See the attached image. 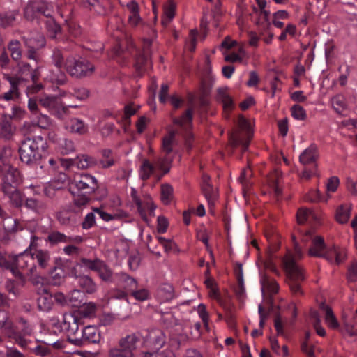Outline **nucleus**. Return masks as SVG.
Listing matches in <instances>:
<instances>
[{
  "label": "nucleus",
  "instance_id": "0e129e2a",
  "mask_svg": "<svg viewBox=\"0 0 357 357\" xmlns=\"http://www.w3.org/2000/svg\"><path fill=\"white\" fill-rule=\"evenodd\" d=\"M347 279L349 282L357 281V262H354L349 268L347 273Z\"/></svg>",
  "mask_w": 357,
  "mask_h": 357
},
{
  "label": "nucleus",
  "instance_id": "bf43d9fd",
  "mask_svg": "<svg viewBox=\"0 0 357 357\" xmlns=\"http://www.w3.org/2000/svg\"><path fill=\"white\" fill-rule=\"evenodd\" d=\"M131 295L139 301H144L149 298V292L145 289H142L139 290L133 289L130 291Z\"/></svg>",
  "mask_w": 357,
  "mask_h": 357
},
{
  "label": "nucleus",
  "instance_id": "f257e3e1",
  "mask_svg": "<svg viewBox=\"0 0 357 357\" xmlns=\"http://www.w3.org/2000/svg\"><path fill=\"white\" fill-rule=\"evenodd\" d=\"M31 243L29 247L23 252L13 257L16 267L26 269L33 273L35 271L44 270L49 267L51 261L50 254L47 250L41 249H32V245L38 238L35 236L31 237Z\"/></svg>",
  "mask_w": 357,
  "mask_h": 357
},
{
  "label": "nucleus",
  "instance_id": "1a4fd4ad",
  "mask_svg": "<svg viewBox=\"0 0 357 357\" xmlns=\"http://www.w3.org/2000/svg\"><path fill=\"white\" fill-rule=\"evenodd\" d=\"M22 39L27 49V58L36 61L38 59L37 50L45 45V39L43 35L39 32H31L23 36Z\"/></svg>",
  "mask_w": 357,
  "mask_h": 357
},
{
  "label": "nucleus",
  "instance_id": "4c0bfd02",
  "mask_svg": "<svg viewBox=\"0 0 357 357\" xmlns=\"http://www.w3.org/2000/svg\"><path fill=\"white\" fill-rule=\"evenodd\" d=\"M158 295L163 301H169L174 298V288L169 284H164L160 287Z\"/></svg>",
  "mask_w": 357,
  "mask_h": 357
},
{
  "label": "nucleus",
  "instance_id": "680f3d73",
  "mask_svg": "<svg viewBox=\"0 0 357 357\" xmlns=\"http://www.w3.org/2000/svg\"><path fill=\"white\" fill-rule=\"evenodd\" d=\"M72 96L79 100H84L89 96V91L85 88H77Z\"/></svg>",
  "mask_w": 357,
  "mask_h": 357
},
{
  "label": "nucleus",
  "instance_id": "58836bf2",
  "mask_svg": "<svg viewBox=\"0 0 357 357\" xmlns=\"http://www.w3.org/2000/svg\"><path fill=\"white\" fill-rule=\"evenodd\" d=\"M70 236L59 231H52L47 236V241L52 245L59 243H70Z\"/></svg>",
  "mask_w": 357,
  "mask_h": 357
},
{
  "label": "nucleus",
  "instance_id": "5fc2aeb1",
  "mask_svg": "<svg viewBox=\"0 0 357 357\" xmlns=\"http://www.w3.org/2000/svg\"><path fill=\"white\" fill-rule=\"evenodd\" d=\"M167 162V160L165 158H158L155 162V164H153L155 166V169L158 168L159 169L163 172V173L161 175H155V176L157 177V180H160L164 174L169 172V167H166Z\"/></svg>",
  "mask_w": 357,
  "mask_h": 357
},
{
  "label": "nucleus",
  "instance_id": "c756f323",
  "mask_svg": "<svg viewBox=\"0 0 357 357\" xmlns=\"http://www.w3.org/2000/svg\"><path fill=\"white\" fill-rule=\"evenodd\" d=\"M320 308L325 312V321L328 327L333 329L339 328V323L332 309L324 303L320 305Z\"/></svg>",
  "mask_w": 357,
  "mask_h": 357
},
{
  "label": "nucleus",
  "instance_id": "ddd939ff",
  "mask_svg": "<svg viewBox=\"0 0 357 357\" xmlns=\"http://www.w3.org/2000/svg\"><path fill=\"white\" fill-rule=\"evenodd\" d=\"M61 328L62 331L67 333L68 341L74 344V342L72 340L78 339L79 337L78 334V319L71 314H65Z\"/></svg>",
  "mask_w": 357,
  "mask_h": 357
},
{
  "label": "nucleus",
  "instance_id": "8fccbe9b",
  "mask_svg": "<svg viewBox=\"0 0 357 357\" xmlns=\"http://www.w3.org/2000/svg\"><path fill=\"white\" fill-rule=\"evenodd\" d=\"M40 271L36 269L33 273L29 271H27L26 276L29 278V280L34 285H43L44 282V278L40 275Z\"/></svg>",
  "mask_w": 357,
  "mask_h": 357
},
{
  "label": "nucleus",
  "instance_id": "09e8293b",
  "mask_svg": "<svg viewBox=\"0 0 357 357\" xmlns=\"http://www.w3.org/2000/svg\"><path fill=\"white\" fill-rule=\"evenodd\" d=\"M261 284L262 291H264V289H267L269 291L273 294L278 292V291L279 287L276 282L274 280L270 281L266 277H263L261 279Z\"/></svg>",
  "mask_w": 357,
  "mask_h": 357
},
{
  "label": "nucleus",
  "instance_id": "69168bd1",
  "mask_svg": "<svg viewBox=\"0 0 357 357\" xmlns=\"http://www.w3.org/2000/svg\"><path fill=\"white\" fill-rule=\"evenodd\" d=\"M168 227L167 219L164 216H158V232L160 234H164L166 232Z\"/></svg>",
  "mask_w": 357,
  "mask_h": 357
},
{
  "label": "nucleus",
  "instance_id": "79ce46f5",
  "mask_svg": "<svg viewBox=\"0 0 357 357\" xmlns=\"http://www.w3.org/2000/svg\"><path fill=\"white\" fill-rule=\"evenodd\" d=\"M202 189L206 199L208 200V204L211 206H213L217 195L211 183L202 185Z\"/></svg>",
  "mask_w": 357,
  "mask_h": 357
},
{
  "label": "nucleus",
  "instance_id": "e2e57ef3",
  "mask_svg": "<svg viewBox=\"0 0 357 357\" xmlns=\"http://www.w3.org/2000/svg\"><path fill=\"white\" fill-rule=\"evenodd\" d=\"M95 215L93 213H89L84 218V221L82 223V228L84 229H89L95 225Z\"/></svg>",
  "mask_w": 357,
  "mask_h": 357
},
{
  "label": "nucleus",
  "instance_id": "f8f14e48",
  "mask_svg": "<svg viewBox=\"0 0 357 357\" xmlns=\"http://www.w3.org/2000/svg\"><path fill=\"white\" fill-rule=\"evenodd\" d=\"M72 184L82 194H90L97 188L96 178L88 174L77 176Z\"/></svg>",
  "mask_w": 357,
  "mask_h": 357
},
{
  "label": "nucleus",
  "instance_id": "4be33fe9",
  "mask_svg": "<svg viewBox=\"0 0 357 357\" xmlns=\"http://www.w3.org/2000/svg\"><path fill=\"white\" fill-rule=\"evenodd\" d=\"M14 255H10V260L8 261L2 255V253L0 252V266L6 269H9L15 278H18L22 282V283L24 284L26 280V277L19 271L18 268H17L16 265L14 264L13 259Z\"/></svg>",
  "mask_w": 357,
  "mask_h": 357
},
{
  "label": "nucleus",
  "instance_id": "bb28decb",
  "mask_svg": "<svg viewBox=\"0 0 357 357\" xmlns=\"http://www.w3.org/2000/svg\"><path fill=\"white\" fill-rule=\"evenodd\" d=\"M146 338L148 344L155 350L160 349L165 343L164 335L160 331L151 332Z\"/></svg>",
  "mask_w": 357,
  "mask_h": 357
},
{
  "label": "nucleus",
  "instance_id": "de8ad7c7",
  "mask_svg": "<svg viewBox=\"0 0 357 357\" xmlns=\"http://www.w3.org/2000/svg\"><path fill=\"white\" fill-rule=\"evenodd\" d=\"M176 132L172 131L168 136L163 139L162 149L168 154L172 152L175 141Z\"/></svg>",
  "mask_w": 357,
  "mask_h": 357
},
{
  "label": "nucleus",
  "instance_id": "393cba45",
  "mask_svg": "<svg viewBox=\"0 0 357 357\" xmlns=\"http://www.w3.org/2000/svg\"><path fill=\"white\" fill-rule=\"evenodd\" d=\"M326 249L324 238L316 236L312 239V245L309 249L308 254L312 257H321Z\"/></svg>",
  "mask_w": 357,
  "mask_h": 357
},
{
  "label": "nucleus",
  "instance_id": "774afa93",
  "mask_svg": "<svg viewBox=\"0 0 357 357\" xmlns=\"http://www.w3.org/2000/svg\"><path fill=\"white\" fill-rule=\"evenodd\" d=\"M5 356L6 357H26L15 347H6Z\"/></svg>",
  "mask_w": 357,
  "mask_h": 357
},
{
  "label": "nucleus",
  "instance_id": "b1692460",
  "mask_svg": "<svg viewBox=\"0 0 357 357\" xmlns=\"http://www.w3.org/2000/svg\"><path fill=\"white\" fill-rule=\"evenodd\" d=\"M24 206L36 213H43L47 209V204L41 200L33 197L25 199Z\"/></svg>",
  "mask_w": 357,
  "mask_h": 357
},
{
  "label": "nucleus",
  "instance_id": "72a5a7b5",
  "mask_svg": "<svg viewBox=\"0 0 357 357\" xmlns=\"http://www.w3.org/2000/svg\"><path fill=\"white\" fill-rule=\"evenodd\" d=\"M42 291L43 293L38 298V305L41 310L48 311L52 305V298L46 289H43Z\"/></svg>",
  "mask_w": 357,
  "mask_h": 357
},
{
  "label": "nucleus",
  "instance_id": "603ef678",
  "mask_svg": "<svg viewBox=\"0 0 357 357\" xmlns=\"http://www.w3.org/2000/svg\"><path fill=\"white\" fill-rule=\"evenodd\" d=\"M52 58V61H53L54 64L58 68L60 69L63 66H64L65 63L63 62V56L62 52L60 49L54 48L53 50Z\"/></svg>",
  "mask_w": 357,
  "mask_h": 357
},
{
  "label": "nucleus",
  "instance_id": "7ed1b4c3",
  "mask_svg": "<svg viewBox=\"0 0 357 357\" xmlns=\"http://www.w3.org/2000/svg\"><path fill=\"white\" fill-rule=\"evenodd\" d=\"M47 142L41 136H24L19 147L20 158L26 165L36 164L41 160Z\"/></svg>",
  "mask_w": 357,
  "mask_h": 357
},
{
  "label": "nucleus",
  "instance_id": "20e7f679",
  "mask_svg": "<svg viewBox=\"0 0 357 357\" xmlns=\"http://www.w3.org/2000/svg\"><path fill=\"white\" fill-rule=\"evenodd\" d=\"M282 266L286 273L287 284L291 292L296 296L303 295L301 282L304 281L305 275L292 253L288 252L283 257Z\"/></svg>",
  "mask_w": 357,
  "mask_h": 357
},
{
  "label": "nucleus",
  "instance_id": "412c9836",
  "mask_svg": "<svg viewBox=\"0 0 357 357\" xmlns=\"http://www.w3.org/2000/svg\"><path fill=\"white\" fill-rule=\"evenodd\" d=\"M319 158V152L317 146L311 144L308 148L305 149L299 156V161L303 165L309 164H316V161Z\"/></svg>",
  "mask_w": 357,
  "mask_h": 357
},
{
  "label": "nucleus",
  "instance_id": "6ab92c4d",
  "mask_svg": "<svg viewBox=\"0 0 357 357\" xmlns=\"http://www.w3.org/2000/svg\"><path fill=\"white\" fill-rule=\"evenodd\" d=\"M151 44V40L146 39L144 40V45L143 53L137 56L136 59L135 68L139 74H142L146 68L151 64L149 59V47Z\"/></svg>",
  "mask_w": 357,
  "mask_h": 357
},
{
  "label": "nucleus",
  "instance_id": "49530a36",
  "mask_svg": "<svg viewBox=\"0 0 357 357\" xmlns=\"http://www.w3.org/2000/svg\"><path fill=\"white\" fill-rule=\"evenodd\" d=\"M59 149L63 154H69L75 151L74 142L68 139H62L59 142Z\"/></svg>",
  "mask_w": 357,
  "mask_h": 357
},
{
  "label": "nucleus",
  "instance_id": "c85d7f7f",
  "mask_svg": "<svg viewBox=\"0 0 357 357\" xmlns=\"http://www.w3.org/2000/svg\"><path fill=\"white\" fill-rule=\"evenodd\" d=\"M3 227L7 234H15L24 229L23 225L17 219H13L6 216Z\"/></svg>",
  "mask_w": 357,
  "mask_h": 357
},
{
  "label": "nucleus",
  "instance_id": "dca6fc26",
  "mask_svg": "<svg viewBox=\"0 0 357 357\" xmlns=\"http://www.w3.org/2000/svg\"><path fill=\"white\" fill-rule=\"evenodd\" d=\"M139 342V337L137 333H130L122 337L118 341L119 349L134 357V351L137 349V345Z\"/></svg>",
  "mask_w": 357,
  "mask_h": 357
},
{
  "label": "nucleus",
  "instance_id": "864d4df0",
  "mask_svg": "<svg viewBox=\"0 0 357 357\" xmlns=\"http://www.w3.org/2000/svg\"><path fill=\"white\" fill-rule=\"evenodd\" d=\"M33 3L35 5V8H36V10L37 11V13H41L47 17L50 15V11L49 9V6L45 1H44L43 0H39L37 1H34Z\"/></svg>",
  "mask_w": 357,
  "mask_h": 357
},
{
  "label": "nucleus",
  "instance_id": "2f4dec72",
  "mask_svg": "<svg viewBox=\"0 0 357 357\" xmlns=\"http://www.w3.org/2000/svg\"><path fill=\"white\" fill-rule=\"evenodd\" d=\"M18 15V10H13L8 13H0V26L6 28L13 26Z\"/></svg>",
  "mask_w": 357,
  "mask_h": 357
},
{
  "label": "nucleus",
  "instance_id": "a19ab883",
  "mask_svg": "<svg viewBox=\"0 0 357 357\" xmlns=\"http://www.w3.org/2000/svg\"><path fill=\"white\" fill-rule=\"evenodd\" d=\"M83 294L79 290L75 289L68 296V305L79 307L82 302Z\"/></svg>",
  "mask_w": 357,
  "mask_h": 357
},
{
  "label": "nucleus",
  "instance_id": "052dcab7",
  "mask_svg": "<svg viewBox=\"0 0 357 357\" xmlns=\"http://www.w3.org/2000/svg\"><path fill=\"white\" fill-rule=\"evenodd\" d=\"M340 184V180L337 176H331L328 178L326 183V190L328 192H334L337 189Z\"/></svg>",
  "mask_w": 357,
  "mask_h": 357
},
{
  "label": "nucleus",
  "instance_id": "f704fd0d",
  "mask_svg": "<svg viewBox=\"0 0 357 357\" xmlns=\"http://www.w3.org/2000/svg\"><path fill=\"white\" fill-rule=\"evenodd\" d=\"M217 100L223 105L224 109H231L233 102L231 98L227 93V88H219L218 89Z\"/></svg>",
  "mask_w": 357,
  "mask_h": 357
},
{
  "label": "nucleus",
  "instance_id": "cd10ccee",
  "mask_svg": "<svg viewBox=\"0 0 357 357\" xmlns=\"http://www.w3.org/2000/svg\"><path fill=\"white\" fill-rule=\"evenodd\" d=\"M102 158L98 165L102 168L107 169L115 165L117 158L110 149H103L101 151Z\"/></svg>",
  "mask_w": 357,
  "mask_h": 357
},
{
  "label": "nucleus",
  "instance_id": "aec40b11",
  "mask_svg": "<svg viewBox=\"0 0 357 357\" xmlns=\"http://www.w3.org/2000/svg\"><path fill=\"white\" fill-rule=\"evenodd\" d=\"M117 285L124 289L131 291L137 289V282L136 280L124 272L115 273V282Z\"/></svg>",
  "mask_w": 357,
  "mask_h": 357
},
{
  "label": "nucleus",
  "instance_id": "ea45409f",
  "mask_svg": "<svg viewBox=\"0 0 357 357\" xmlns=\"http://www.w3.org/2000/svg\"><path fill=\"white\" fill-rule=\"evenodd\" d=\"M131 197L132 199V202L136 204L137 207V211L140 214V216L142 218L146 221L148 222V218L145 214V208L143 206V201H142L139 197L137 195V191L135 189L132 188L131 190Z\"/></svg>",
  "mask_w": 357,
  "mask_h": 357
},
{
  "label": "nucleus",
  "instance_id": "4468645a",
  "mask_svg": "<svg viewBox=\"0 0 357 357\" xmlns=\"http://www.w3.org/2000/svg\"><path fill=\"white\" fill-rule=\"evenodd\" d=\"M100 340V334L97 328L88 326L85 327L78 339L72 340L76 346H82L91 343H98Z\"/></svg>",
  "mask_w": 357,
  "mask_h": 357
},
{
  "label": "nucleus",
  "instance_id": "3c124183",
  "mask_svg": "<svg viewBox=\"0 0 357 357\" xmlns=\"http://www.w3.org/2000/svg\"><path fill=\"white\" fill-rule=\"evenodd\" d=\"M292 116L297 120H305L307 114L305 110L299 105H294L291 109Z\"/></svg>",
  "mask_w": 357,
  "mask_h": 357
},
{
  "label": "nucleus",
  "instance_id": "a211bd4d",
  "mask_svg": "<svg viewBox=\"0 0 357 357\" xmlns=\"http://www.w3.org/2000/svg\"><path fill=\"white\" fill-rule=\"evenodd\" d=\"M56 218L59 224L67 227H73L79 222V214L68 209H62L58 211Z\"/></svg>",
  "mask_w": 357,
  "mask_h": 357
},
{
  "label": "nucleus",
  "instance_id": "f03ea898",
  "mask_svg": "<svg viewBox=\"0 0 357 357\" xmlns=\"http://www.w3.org/2000/svg\"><path fill=\"white\" fill-rule=\"evenodd\" d=\"M20 172L9 164L0 165V185L4 195L8 198L9 204L20 208L23 206L24 195L17 189Z\"/></svg>",
  "mask_w": 357,
  "mask_h": 357
},
{
  "label": "nucleus",
  "instance_id": "37998d69",
  "mask_svg": "<svg viewBox=\"0 0 357 357\" xmlns=\"http://www.w3.org/2000/svg\"><path fill=\"white\" fill-rule=\"evenodd\" d=\"M173 197V188L169 184L161 186V199L165 204L170 203Z\"/></svg>",
  "mask_w": 357,
  "mask_h": 357
},
{
  "label": "nucleus",
  "instance_id": "338daca9",
  "mask_svg": "<svg viewBox=\"0 0 357 357\" xmlns=\"http://www.w3.org/2000/svg\"><path fill=\"white\" fill-rule=\"evenodd\" d=\"M175 9L176 6L174 3V2L172 1H169L168 4L165 8V15L166 17L168 18L169 21L172 20L174 18L175 15Z\"/></svg>",
  "mask_w": 357,
  "mask_h": 357
},
{
  "label": "nucleus",
  "instance_id": "6e6d98bb",
  "mask_svg": "<svg viewBox=\"0 0 357 357\" xmlns=\"http://www.w3.org/2000/svg\"><path fill=\"white\" fill-rule=\"evenodd\" d=\"M332 252L335 256L334 264H340L347 257L346 251L344 249H338L335 247L332 248Z\"/></svg>",
  "mask_w": 357,
  "mask_h": 357
},
{
  "label": "nucleus",
  "instance_id": "7c9ffc66",
  "mask_svg": "<svg viewBox=\"0 0 357 357\" xmlns=\"http://www.w3.org/2000/svg\"><path fill=\"white\" fill-rule=\"evenodd\" d=\"M75 166L79 169H87L98 165L97 160L89 155H81L75 158Z\"/></svg>",
  "mask_w": 357,
  "mask_h": 357
},
{
  "label": "nucleus",
  "instance_id": "4d7b16f0",
  "mask_svg": "<svg viewBox=\"0 0 357 357\" xmlns=\"http://www.w3.org/2000/svg\"><path fill=\"white\" fill-rule=\"evenodd\" d=\"M36 13L37 11L36 10L35 5L33 2L29 3L24 8V16L28 20H32Z\"/></svg>",
  "mask_w": 357,
  "mask_h": 357
},
{
  "label": "nucleus",
  "instance_id": "f3484780",
  "mask_svg": "<svg viewBox=\"0 0 357 357\" xmlns=\"http://www.w3.org/2000/svg\"><path fill=\"white\" fill-rule=\"evenodd\" d=\"M16 132V128L11 117L5 114L0 119V137L5 140H12Z\"/></svg>",
  "mask_w": 357,
  "mask_h": 357
},
{
  "label": "nucleus",
  "instance_id": "9d476101",
  "mask_svg": "<svg viewBox=\"0 0 357 357\" xmlns=\"http://www.w3.org/2000/svg\"><path fill=\"white\" fill-rule=\"evenodd\" d=\"M18 323L20 325V331H17L14 324H13V331L15 335H10V336L7 337L12 339L22 349H27L29 348L30 340L26 339L25 337L29 336L33 333V326L22 317L19 319Z\"/></svg>",
  "mask_w": 357,
  "mask_h": 357
},
{
  "label": "nucleus",
  "instance_id": "13d9d810",
  "mask_svg": "<svg viewBox=\"0 0 357 357\" xmlns=\"http://www.w3.org/2000/svg\"><path fill=\"white\" fill-rule=\"evenodd\" d=\"M37 124L40 128L47 129L51 126L52 120L47 115L40 114L38 116Z\"/></svg>",
  "mask_w": 357,
  "mask_h": 357
},
{
  "label": "nucleus",
  "instance_id": "5701e85b",
  "mask_svg": "<svg viewBox=\"0 0 357 357\" xmlns=\"http://www.w3.org/2000/svg\"><path fill=\"white\" fill-rule=\"evenodd\" d=\"M65 128L70 132L79 135H84L88 131V128L83 121L77 118H73L66 122Z\"/></svg>",
  "mask_w": 357,
  "mask_h": 357
},
{
  "label": "nucleus",
  "instance_id": "c9c22d12",
  "mask_svg": "<svg viewBox=\"0 0 357 357\" xmlns=\"http://www.w3.org/2000/svg\"><path fill=\"white\" fill-rule=\"evenodd\" d=\"M351 205H341L340 206L335 214L336 220L340 224L347 222L351 215Z\"/></svg>",
  "mask_w": 357,
  "mask_h": 357
},
{
  "label": "nucleus",
  "instance_id": "2eb2a0df",
  "mask_svg": "<svg viewBox=\"0 0 357 357\" xmlns=\"http://www.w3.org/2000/svg\"><path fill=\"white\" fill-rule=\"evenodd\" d=\"M192 114L193 109L190 108L180 118L173 119V122L174 124L185 130V144L189 149H191L190 140L192 138V135L188 132V130L191 127L192 125Z\"/></svg>",
  "mask_w": 357,
  "mask_h": 357
},
{
  "label": "nucleus",
  "instance_id": "39448f33",
  "mask_svg": "<svg viewBox=\"0 0 357 357\" xmlns=\"http://www.w3.org/2000/svg\"><path fill=\"white\" fill-rule=\"evenodd\" d=\"M64 68L73 77L82 79L91 76L95 71V66L85 59H78L68 57L66 59Z\"/></svg>",
  "mask_w": 357,
  "mask_h": 357
},
{
  "label": "nucleus",
  "instance_id": "c03bdc74",
  "mask_svg": "<svg viewBox=\"0 0 357 357\" xmlns=\"http://www.w3.org/2000/svg\"><path fill=\"white\" fill-rule=\"evenodd\" d=\"M20 97L19 86H12L8 91L0 96L1 100L6 101H14Z\"/></svg>",
  "mask_w": 357,
  "mask_h": 357
},
{
  "label": "nucleus",
  "instance_id": "9b49d317",
  "mask_svg": "<svg viewBox=\"0 0 357 357\" xmlns=\"http://www.w3.org/2000/svg\"><path fill=\"white\" fill-rule=\"evenodd\" d=\"M82 269L85 267L82 265V259L71 270V275L77 280V282L86 293L93 294L97 289V286L93 280L87 275L82 274Z\"/></svg>",
  "mask_w": 357,
  "mask_h": 357
},
{
  "label": "nucleus",
  "instance_id": "473e14b6",
  "mask_svg": "<svg viewBox=\"0 0 357 357\" xmlns=\"http://www.w3.org/2000/svg\"><path fill=\"white\" fill-rule=\"evenodd\" d=\"M155 166L149 160L145 159L142 161L139 168V175L141 179L146 181L154 174Z\"/></svg>",
  "mask_w": 357,
  "mask_h": 357
},
{
  "label": "nucleus",
  "instance_id": "a878e982",
  "mask_svg": "<svg viewBox=\"0 0 357 357\" xmlns=\"http://www.w3.org/2000/svg\"><path fill=\"white\" fill-rule=\"evenodd\" d=\"M13 324L8 312L0 309V328L7 337L15 335L13 331Z\"/></svg>",
  "mask_w": 357,
  "mask_h": 357
},
{
  "label": "nucleus",
  "instance_id": "6e6552de",
  "mask_svg": "<svg viewBox=\"0 0 357 357\" xmlns=\"http://www.w3.org/2000/svg\"><path fill=\"white\" fill-rule=\"evenodd\" d=\"M238 125L240 130L245 132L246 139H244L241 132L237 130L230 134L229 143L233 147L242 145L243 151H245L248 148L249 141L252 136V132L249 122L243 116L238 118Z\"/></svg>",
  "mask_w": 357,
  "mask_h": 357
},
{
  "label": "nucleus",
  "instance_id": "a18cd8bd",
  "mask_svg": "<svg viewBox=\"0 0 357 357\" xmlns=\"http://www.w3.org/2000/svg\"><path fill=\"white\" fill-rule=\"evenodd\" d=\"M332 105L334 109L339 114L346 109V102L344 98L341 95H337L331 100Z\"/></svg>",
  "mask_w": 357,
  "mask_h": 357
},
{
  "label": "nucleus",
  "instance_id": "0eeeda50",
  "mask_svg": "<svg viewBox=\"0 0 357 357\" xmlns=\"http://www.w3.org/2000/svg\"><path fill=\"white\" fill-rule=\"evenodd\" d=\"M39 104L59 119H63L66 116L69 115L70 107H77L76 105H64L61 100L55 96H46L40 98Z\"/></svg>",
  "mask_w": 357,
  "mask_h": 357
},
{
  "label": "nucleus",
  "instance_id": "423d86ee",
  "mask_svg": "<svg viewBox=\"0 0 357 357\" xmlns=\"http://www.w3.org/2000/svg\"><path fill=\"white\" fill-rule=\"evenodd\" d=\"M82 265L85 267V270L93 271L97 273L102 281L107 283L115 282V274L104 261L98 258H95L94 259L82 258Z\"/></svg>",
  "mask_w": 357,
  "mask_h": 357
},
{
  "label": "nucleus",
  "instance_id": "e433bc0d",
  "mask_svg": "<svg viewBox=\"0 0 357 357\" xmlns=\"http://www.w3.org/2000/svg\"><path fill=\"white\" fill-rule=\"evenodd\" d=\"M8 50L10 52L13 60L19 61L22 55L20 42L17 40H11L8 43Z\"/></svg>",
  "mask_w": 357,
  "mask_h": 357
}]
</instances>
